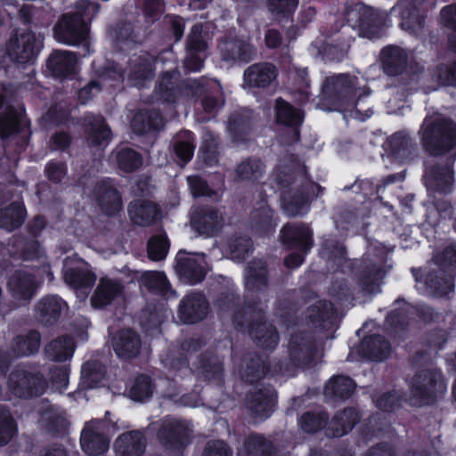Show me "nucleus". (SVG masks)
<instances>
[{
    "mask_svg": "<svg viewBox=\"0 0 456 456\" xmlns=\"http://www.w3.org/2000/svg\"><path fill=\"white\" fill-rule=\"evenodd\" d=\"M425 2L426 0H399L392 8V12L401 15L403 29L416 36L422 32L426 16Z\"/></svg>",
    "mask_w": 456,
    "mask_h": 456,
    "instance_id": "nucleus-12",
    "label": "nucleus"
},
{
    "mask_svg": "<svg viewBox=\"0 0 456 456\" xmlns=\"http://www.w3.org/2000/svg\"><path fill=\"white\" fill-rule=\"evenodd\" d=\"M344 17L352 28L358 30L359 36L370 39L383 35L387 20V13L362 3H346Z\"/></svg>",
    "mask_w": 456,
    "mask_h": 456,
    "instance_id": "nucleus-3",
    "label": "nucleus"
},
{
    "mask_svg": "<svg viewBox=\"0 0 456 456\" xmlns=\"http://www.w3.org/2000/svg\"><path fill=\"white\" fill-rule=\"evenodd\" d=\"M178 80L176 69L163 73L155 89L156 97L167 102H175L183 91L187 90V87L178 85Z\"/></svg>",
    "mask_w": 456,
    "mask_h": 456,
    "instance_id": "nucleus-29",
    "label": "nucleus"
},
{
    "mask_svg": "<svg viewBox=\"0 0 456 456\" xmlns=\"http://www.w3.org/2000/svg\"><path fill=\"white\" fill-rule=\"evenodd\" d=\"M312 231L304 224H289L281 231V240L289 248L306 253L313 246Z\"/></svg>",
    "mask_w": 456,
    "mask_h": 456,
    "instance_id": "nucleus-20",
    "label": "nucleus"
},
{
    "mask_svg": "<svg viewBox=\"0 0 456 456\" xmlns=\"http://www.w3.org/2000/svg\"><path fill=\"white\" fill-rule=\"evenodd\" d=\"M124 287L118 280L103 277L91 297V304L94 308H103L123 295Z\"/></svg>",
    "mask_w": 456,
    "mask_h": 456,
    "instance_id": "nucleus-19",
    "label": "nucleus"
},
{
    "mask_svg": "<svg viewBox=\"0 0 456 456\" xmlns=\"http://www.w3.org/2000/svg\"><path fill=\"white\" fill-rule=\"evenodd\" d=\"M232 258L236 261L243 260L252 251V242L247 236L232 240L229 243Z\"/></svg>",
    "mask_w": 456,
    "mask_h": 456,
    "instance_id": "nucleus-60",
    "label": "nucleus"
},
{
    "mask_svg": "<svg viewBox=\"0 0 456 456\" xmlns=\"http://www.w3.org/2000/svg\"><path fill=\"white\" fill-rule=\"evenodd\" d=\"M335 316L331 303L319 300L307 310V318L314 328L328 329Z\"/></svg>",
    "mask_w": 456,
    "mask_h": 456,
    "instance_id": "nucleus-36",
    "label": "nucleus"
},
{
    "mask_svg": "<svg viewBox=\"0 0 456 456\" xmlns=\"http://www.w3.org/2000/svg\"><path fill=\"white\" fill-rule=\"evenodd\" d=\"M289 354L295 366H305L314 358L316 346L303 334H295L289 343Z\"/></svg>",
    "mask_w": 456,
    "mask_h": 456,
    "instance_id": "nucleus-25",
    "label": "nucleus"
},
{
    "mask_svg": "<svg viewBox=\"0 0 456 456\" xmlns=\"http://www.w3.org/2000/svg\"><path fill=\"white\" fill-rule=\"evenodd\" d=\"M275 399L273 387H265L250 392L247 396L246 405L254 418H267L273 410Z\"/></svg>",
    "mask_w": 456,
    "mask_h": 456,
    "instance_id": "nucleus-23",
    "label": "nucleus"
},
{
    "mask_svg": "<svg viewBox=\"0 0 456 456\" xmlns=\"http://www.w3.org/2000/svg\"><path fill=\"white\" fill-rule=\"evenodd\" d=\"M75 349L74 341L69 337H59L45 347V356L53 362L70 360Z\"/></svg>",
    "mask_w": 456,
    "mask_h": 456,
    "instance_id": "nucleus-39",
    "label": "nucleus"
},
{
    "mask_svg": "<svg viewBox=\"0 0 456 456\" xmlns=\"http://www.w3.org/2000/svg\"><path fill=\"white\" fill-rule=\"evenodd\" d=\"M65 302L57 296H47L36 305V316L38 321L46 325L55 323L65 308Z\"/></svg>",
    "mask_w": 456,
    "mask_h": 456,
    "instance_id": "nucleus-30",
    "label": "nucleus"
},
{
    "mask_svg": "<svg viewBox=\"0 0 456 456\" xmlns=\"http://www.w3.org/2000/svg\"><path fill=\"white\" fill-rule=\"evenodd\" d=\"M141 285L148 290L168 298H175L176 293L171 289L167 276L161 272H146L141 275Z\"/></svg>",
    "mask_w": 456,
    "mask_h": 456,
    "instance_id": "nucleus-35",
    "label": "nucleus"
},
{
    "mask_svg": "<svg viewBox=\"0 0 456 456\" xmlns=\"http://www.w3.org/2000/svg\"><path fill=\"white\" fill-rule=\"evenodd\" d=\"M270 453L271 444L257 434L249 435L243 445L238 448V454L240 456H269Z\"/></svg>",
    "mask_w": 456,
    "mask_h": 456,
    "instance_id": "nucleus-44",
    "label": "nucleus"
},
{
    "mask_svg": "<svg viewBox=\"0 0 456 456\" xmlns=\"http://www.w3.org/2000/svg\"><path fill=\"white\" fill-rule=\"evenodd\" d=\"M424 179L429 193L447 194L452 191L454 183L452 165H430L426 168Z\"/></svg>",
    "mask_w": 456,
    "mask_h": 456,
    "instance_id": "nucleus-15",
    "label": "nucleus"
},
{
    "mask_svg": "<svg viewBox=\"0 0 456 456\" xmlns=\"http://www.w3.org/2000/svg\"><path fill=\"white\" fill-rule=\"evenodd\" d=\"M147 439L139 430L125 432L118 436L114 444L116 456H142Z\"/></svg>",
    "mask_w": 456,
    "mask_h": 456,
    "instance_id": "nucleus-22",
    "label": "nucleus"
},
{
    "mask_svg": "<svg viewBox=\"0 0 456 456\" xmlns=\"http://www.w3.org/2000/svg\"><path fill=\"white\" fill-rule=\"evenodd\" d=\"M277 121L289 126H297L303 121L301 112L282 99L276 101Z\"/></svg>",
    "mask_w": 456,
    "mask_h": 456,
    "instance_id": "nucleus-51",
    "label": "nucleus"
},
{
    "mask_svg": "<svg viewBox=\"0 0 456 456\" xmlns=\"http://www.w3.org/2000/svg\"><path fill=\"white\" fill-rule=\"evenodd\" d=\"M20 123V114L13 108H9L0 114V137L5 139L18 132Z\"/></svg>",
    "mask_w": 456,
    "mask_h": 456,
    "instance_id": "nucleus-55",
    "label": "nucleus"
},
{
    "mask_svg": "<svg viewBox=\"0 0 456 456\" xmlns=\"http://www.w3.org/2000/svg\"><path fill=\"white\" fill-rule=\"evenodd\" d=\"M42 46L35 33L29 30L17 32L6 45L5 53L10 60L19 64L31 63Z\"/></svg>",
    "mask_w": 456,
    "mask_h": 456,
    "instance_id": "nucleus-8",
    "label": "nucleus"
},
{
    "mask_svg": "<svg viewBox=\"0 0 456 456\" xmlns=\"http://www.w3.org/2000/svg\"><path fill=\"white\" fill-rule=\"evenodd\" d=\"M260 313H262V309L256 314V320L249 326V335L258 346L273 349L278 344L279 335L272 325H267L263 322Z\"/></svg>",
    "mask_w": 456,
    "mask_h": 456,
    "instance_id": "nucleus-28",
    "label": "nucleus"
},
{
    "mask_svg": "<svg viewBox=\"0 0 456 456\" xmlns=\"http://www.w3.org/2000/svg\"><path fill=\"white\" fill-rule=\"evenodd\" d=\"M299 0H267V8L275 16H289L297 8Z\"/></svg>",
    "mask_w": 456,
    "mask_h": 456,
    "instance_id": "nucleus-61",
    "label": "nucleus"
},
{
    "mask_svg": "<svg viewBox=\"0 0 456 456\" xmlns=\"http://www.w3.org/2000/svg\"><path fill=\"white\" fill-rule=\"evenodd\" d=\"M192 141V134L189 131L181 133L174 141L175 153L184 164L190 161L193 156L194 145Z\"/></svg>",
    "mask_w": 456,
    "mask_h": 456,
    "instance_id": "nucleus-54",
    "label": "nucleus"
},
{
    "mask_svg": "<svg viewBox=\"0 0 456 456\" xmlns=\"http://www.w3.org/2000/svg\"><path fill=\"white\" fill-rule=\"evenodd\" d=\"M129 216L132 222L137 225H149L159 214L158 207L150 201H134L129 206Z\"/></svg>",
    "mask_w": 456,
    "mask_h": 456,
    "instance_id": "nucleus-41",
    "label": "nucleus"
},
{
    "mask_svg": "<svg viewBox=\"0 0 456 456\" xmlns=\"http://www.w3.org/2000/svg\"><path fill=\"white\" fill-rule=\"evenodd\" d=\"M384 275L383 270L376 265L366 268L359 277L361 289L369 294L377 292Z\"/></svg>",
    "mask_w": 456,
    "mask_h": 456,
    "instance_id": "nucleus-49",
    "label": "nucleus"
},
{
    "mask_svg": "<svg viewBox=\"0 0 456 456\" xmlns=\"http://www.w3.org/2000/svg\"><path fill=\"white\" fill-rule=\"evenodd\" d=\"M153 393V385L148 376L141 375L137 377L130 388L131 398L134 401H143L151 396Z\"/></svg>",
    "mask_w": 456,
    "mask_h": 456,
    "instance_id": "nucleus-57",
    "label": "nucleus"
},
{
    "mask_svg": "<svg viewBox=\"0 0 456 456\" xmlns=\"http://www.w3.org/2000/svg\"><path fill=\"white\" fill-rule=\"evenodd\" d=\"M380 59L385 73L388 76H396L406 68L408 56L403 49L388 46L382 50Z\"/></svg>",
    "mask_w": 456,
    "mask_h": 456,
    "instance_id": "nucleus-34",
    "label": "nucleus"
},
{
    "mask_svg": "<svg viewBox=\"0 0 456 456\" xmlns=\"http://www.w3.org/2000/svg\"><path fill=\"white\" fill-rule=\"evenodd\" d=\"M354 390V381L346 376H337L326 385L324 394L330 398L345 399L349 397Z\"/></svg>",
    "mask_w": 456,
    "mask_h": 456,
    "instance_id": "nucleus-47",
    "label": "nucleus"
},
{
    "mask_svg": "<svg viewBox=\"0 0 456 456\" xmlns=\"http://www.w3.org/2000/svg\"><path fill=\"white\" fill-rule=\"evenodd\" d=\"M276 77L275 66L267 62L250 65L243 74L244 83L249 87H266Z\"/></svg>",
    "mask_w": 456,
    "mask_h": 456,
    "instance_id": "nucleus-27",
    "label": "nucleus"
},
{
    "mask_svg": "<svg viewBox=\"0 0 456 456\" xmlns=\"http://www.w3.org/2000/svg\"><path fill=\"white\" fill-rule=\"evenodd\" d=\"M422 140L426 150L434 156L448 154L456 159V123L440 115L424 119Z\"/></svg>",
    "mask_w": 456,
    "mask_h": 456,
    "instance_id": "nucleus-2",
    "label": "nucleus"
},
{
    "mask_svg": "<svg viewBox=\"0 0 456 456\" xmlns=\"http://www.w3.org/2000/svg\"><path fill=\"white\" fill-rule=\"evenodd\" d=\"M116 160L119 169L124 172H134L142 165V157L134 150L124 147L116 151Z\"/></svg>",
    "mask_w": 456,
    "mask_h": 456,
    "instance_id": "nucleus-50",
    "label": "nucleus"
},
{
    "mask_svg": "<svg viewBox=\"0 0 456 456\" xmlns=\"http://www.w3.org/2000/svg\"><path fill=\"white\" fill-rule=\"evenodd\" d=\"M361 350L369 360L380 362L389 355L390 346L380 335H375L362 341Z\"/></svg>",
    "mask_w": 456,
    "mask_h": 456,
    "instance_id": "nucleus-40",
    "label": "nucleus"
},
{
    "mask_svg": "<svg viewBox=\"0 0 456 456\" xmlns=\"http://www.w3.org/2000/svg\"><path fill=\"white\" fill-rule=\"evenodd\" d=\"M433 261L440 268L441 274L438 276L430 273L425 281L438 296H448L454 289L452 273L456 270V243L448 245L436 254Z\"/></svg>",
    "mask_w": 456,
    "mask_h": 456,
    "instance_id": "nucleus-5",
    "label": "nucleus"
},
{
    "mask_svg": "<svg viewBox=\"0 0 456 456\" xmlns=\"http://www.w3.org/2000/svg\"><path fill=\"white\" fill-rule=\"evenodd\" d=\"M63 278L72 287L78 297L85 299L88 290L95 281V275L89 270L88 265L80 258L67 257L64 261Z\"/></svg>",
    "mask_w": 456,
    "mask_h": 456,
    "instance_id": "nucleus-9",
    "label": "nucleus"
},
{
    "mask_svg": "<svg viewBox=\"0 0 456 456\" xmlns=\"http://www.w3.org/2000/svg\"><path fill=\"white\" fill-rule=\"evenodd\" d=\"M358 420L359 417L355 410L352 408L344 410L332 419L330 424L331 435L338 437L346 435Z\"/></svg>",
    "mask_w": 456,
    "mask_h": 456,
    "instance_id": "nucleus-45",
    "label": "nucleus"
},
{
    "mask_svg": "<svg viewBox=\"0 0 456 456\" xmlns=\"http://www.w3.org/2000/svg\"><path fill=\"white\" fill-rule=\"evenodd\" d=\"M328 416L324 412L305 413L299 421L303 430L307 433H314L322 428L327 423Z\"/></svg>",
    "mask_w": 456,
    "mask_h": 456,
    "instance_id": "nucleus-59",
    "label": "nucleus"
},
{
    "mask_svg": "<svg viewBox=\"0 0 456 456\" xmlns=\"http://www.w3.org/2000/svg\"><path fill=\"white\" fill-rule=\"evenodd\" d=\"M100 6L87 0H78L73 9L63 14L54 27V37L57 41L76 45L86 41L89 28L88 22L94 19Z\"/></svg>",
    "mask_w": 456,
    "mask_h": 456,
    "instance_id": "nucleus-1",
    "label": "nucleus"
},
{
    "mask_svg": "<svg viewBox=\"0 0 456 456\" xmlns=\"http://www.w3.org/2000/svg\"><path fill=\"white\" fill-rule=\"evenodd\" d=\"M224 223L223 214L212 207H196L191 210V224L200 233L214 235Z\"/></svg>",
    "mask_w": 456,
    "mask_h": 456,
    "instance_id": "nucleus-16",
    "label": "nucleus"
},
{
    "mask_svg": "<svg viewBox=\"0 0 456 456\" xmlns=\"http://www.w3.org/2000/svg\"><path fill=\"white\" fill-rule=\"evenodd\" d=\"M87 142L92 146L106 145L110 140V131L100 115L88 114L85 117Z\"/></svg>",
    "mask_w": 456,
    "mask_h": 456,
    "instance_id": "nucleus-32",
    "label": "nucleus"
},
{
    "mask_svg": "<svg viewBox=\"0 0 456 456\" xmlns=\"http://www.w3.org/2000/svg\"><path fill=\"white\" fill-rule=\"evenodd\" d=\"M202 26L194 25L188 36L187 48L189 52H203L207 48V43L202 37Z\"/></svg>",
    "mask_w": 456,
    "mask_h": 456,
    "instance_id": "nucleus-63",
    "label": "nucleus"
},
{
    "mask_svg": "<svg viewBox=\"0 0 456 456\" xmlns=\"http://www.w3.org/2000/svg\"><path fill=\"white\" fill-rule=\"evenodd\" d=\"M178 312L183 323H195L207 316L208 304L202 294L190 293L181 301Z\"/></svg>",
    "mask_w": 456,
    "mask_h": 456,
    "instance_id": "nucleus-18",
    "label": "nucleus"
},
{
    "mask_svg": "<svg viewBox=\"0 0 456 456\" xmlns=\"http://www.w3.org/2000/svg\"><path fill=\"white\" fill-rule=\"evenodd\" d=\"M16 433V426L10 412L0 407V446L6 444Z\"/></svg>",
    "mask_w": 456,
    "mask_h": 456,
    "instance_id": "nucleus-58",
    "label": "nucleus"
},
{
    "mask_svg": "<svg viewBox=\"0 0 456 456\" xmlns=\"http://www.w3.org/2000/svg\"><path fill=\"white\" fill-rule=\"evenodd\" d=\"M175 269L181 280L188 284L202 281L208 270L204 254L188 253L180 250L175 257Z\"/></svg>",
    "mask_w": 456,
    "mask_h": 456,
    "instance_id": "nucleus-11",
    "label": "nucleus"
},
{
    "mask_svg": "<svg viewBox=\"0 0 456 456\" xmlns=\"http://www.w3.org/2000/svg\"><path fill=\"white\" fill-rule=\"evenodd\" d=\"M40 339V334L36 330L18 336L12 346L14 355L26 356L35 354L39 349Z\"/></svg>",
    "mask_w": 456,
    "mask_h": 456,
    "instance_id": "nucleus-46",
    "label": "nucleus"
},
{
    "mask_svg": "<svg viewBox=\"0 0 456 456\" xmlns=\"http://www.w3.org/2000/svg\"><path fill=\"white\" fill-rule=\"evenodd\" d=\"M191 429L180 419L167 418L163 420L158 437L170 456H180L189 444Z\"/></svg>",
    "mask_w": 456,
    "mask_h": 456,
    "instance_id": "nucleus-7",
    "label": "nucleus"
},
{
    "mask_svg": "<svg viewBox=\"0 0 456 456\" xmlns=\"http://www.w3.org/2000/svg\"><path fill=\"white\" fill-rule=\"evenodd\" d=\"M350 28L345 27L341 30L328 36L326 42L322 46L317 42L313 44L318 49L326 61L340 62L347 57L353 37L350 35Z\"/></svg>",
    "mask_w": 456,
    "mask_h": 456,
    "instance_id": "nucleus-13",
    "label": "nucleus"
},
{
    "mask_svg": "<svg viewBox=\"0 0 456 456\" xmlns=\"http://www.w3.org/2000/svg\"><path fill=\"white\" fill-rule=\"evenodd\" d=\"M387 148L392 154L402 160L410 159L416 152L417 146L404 132H398L387 141Z\"/></svg>",
    "mask_w": 456,
    "mask_h": 456,
    "instance_id": "nucleus-37",
    "label": "nucleus"
},
{
    "mask_svg": "<svg viewBox=\"0 0 456 456\" xmlns=\"http://www.w3.org/2000/svg\"><path fill=\"white\" fill-rule=\"evenodd\" d=\"M266 264L263 260L248 263L245 272V286L249 291H259L267 285Z\"/></svg>",
    "mask_w": 456,
    "mask_h": 456,
    "instance_id": "nucleus-38",
    "label": "nucleus"
},
{
    "mask_svg": "<svg viewBox=\"0 0 456 456\" xmlns=\"http://www.w3.org/2000/svg\"><path fill=\"white\" fill-rule=\"evenodd\" d=\"M154 58L148 53L134 54L128 64L127 77L135 86H143L144 81L152 78Z\"/></svg>",
    "mask_w": 456,
    "mask_h": 456,
    "instance_id": "nucleus-26",
    "label": "nucleus"
},
{
    "mask_svg": "<svg viewBox=\"0 0 456 456\" xmlns=\"http://www.w3.org/2000/svg\"><path fill=\"white\" fill-rule=\"evenodd\" d=\"M169 246L170 244L166 234L151 237L148 241L149 257L154 261L164 259L168 253Z\"/></svg>",
    "mask_w": 456,
    "mask_h": 456,
    "instance_id": "nucleus-56",
    "label": "nucleus"
},
{
    "mask_svg": "<svg viewBox=\"0 0 456 456\" xmlns=\"http://www.w3.org/2000/svg\"><path fill=\"white\" fill-rule=\"evenodd\" d=\"M434 77L441 86L456 85V62L452 65H440L434 72Z\"/></svg>",
    "mask_w": 456,
    "mask_h": 456,
    "instance_id": "nucleus-62",
    "label": "nucleus"
},
{
    "mask_svg": "<svg viewBox=\"0 0 456 456\" xmlns=\"http://www.w3.org/2000/svg\"><path fill=\"white\" fill-rule=\"evenodd\" d=\"M106 428V423L102 420H91L85 425L80 444L86 453L100 455L108 450L109 440L105 436Z\"/></svg>",
    "mask_w": 456,
    "mask_h": 456,
    "instance_id": "nucleus-14",
    "label": "nucleus"
},
{
    "mask_svg": "<svg viewBox=\"0 0 456 456\" xmlns=\"http://www.w3.org/2000/svg\"><path fill=\"white\" fill-rule=\"evenodd\" d=\"M105 377L104 367L96 361H89L82 367V383L87 388H93Z\"/></svg>",
    "mask_w": 456,
    "mask_h": 456,
    "instance_id": "nucleus-53",
    "label": "nucleus"
},
{
    "mask_svg": "<svg viewBox=\"0 0 456 456\" xmlns=\"http://www.w3.org/2000/svg\"><path fill=\"white\" fill-rule=\"evenodd\" d=\"M322 93L336 102L354 103L356 100L370 94L368 87L358 86V78L349 74H337L326 77Z\"/></svg>",
    "mask_w": 456,
    "mask_h": 456,
    "instance_id": "nucleus-6",
    "label": "nucleus"
},
{
    "mask_svg": "<svg viewBox=\"0 0 456 456\" xmlns=\"http://www.w3.org/2000/svg\"><path fill=\"white\" fill-rule=\"evenodd\" d=\"M447 391V383L441 371L421 370L413 379L411 403L421 406L434 403Z\"/></svg>",
    "mask_w": 456,
    "mask_h": 456,
    "instance_id": "nucleus-4",
    "label": "nucleus"
},
{
    "mask_svg": "<svg viewBox=\"0 0 456 456\" xmlns=\"http://www.w3.org/2000/svg\"><path fill=\"white\" fill-rule=\"evenodd\" d=\"M38 287L33 273L27 270H16L9 277L7 288L12 297L19 301L27 303L34 297Z\"/></svg>",
    "mask_w": 456,
    "mask_h": 456,
    "instance_id": "nucleus-17",
    "label": "nucleus"
},
{
    "mask_svg": "<svg viewBox=\"0 0 456 456\" xmlns=\"http://www.w3.org/2000/svg\"><path fill=\"white\" fill-rule=\"evenodd\" d=\"M265 167L258 159H247L235 168V178L238 181L256 182L263 177Z\"/></svg>",
    "mask_w": 456,
    "mask_h": 456,
    "instance_id": "nucleus-42",
    "label": "nucleus"
},
{
    "mask_svg": "<svg viewBox=\"0 0 456 456\" xmlns=\"http://www.w3.org/2000/svg\"><path fill=\"white\" fill-rule=\"evenodd\" d=\"M46 383L38 373L23 368L13 370L8 379V388L17 397L28 398L44 393Z\"/></svg>",
    "mask_w": 456,
    "mask_h": 456,
    "instance_id": "nucleus-10",
    "label": "nucleus"
},
{
    "mask_svg": "<svg viewBox=\"0 0 456 456\" xmlns=\"http://www.w3.org/2000/svg\"><path fill=\"white\" fill-rule=\"evenodd\" d=\"M162 126V118L158 111H138L133 118L131 126L134 133L142 134Z\"/></svg>",
    "mask_w": 456,
    "mask_h": 456,
    "instance_id": "nucleus-43",
    "label": "nucleus"
},
{
    "mask_svg": "<svg viewBox=\"0 0 456 456\" xmlns=\"http://www.w3.org/2000/svg\"><path fill=\"white\" fill-rule=\"evenodd\" d=\"M24 217L25 210L22 204L12 203L8 208L0 211V227L12 232L21 225Z\"/></svg>",
    "mask_w": 456,
    "mask_h": 456,
    "instance_id": "nucleus-48",
    "label": "nucleus"
},
{
    "mask_svg": "<svg viewBox=\"0 0 456 456\" xmlns=\"http://www.w3.org/2000/svg\"><path fill=\"white\" fill-rule=\"evenodd\" d=\"M223 61L234 62L237 61L247 62L255 54V49L248 43L238 38H225L218 45Z\"/></svg>",
    "mask_w": 456,
    "mask_h": 456,
    "instance_id": "nucleus-24",
    "label": "nucleus"
},
{
    "mask_svg": "<svg viewBox=\"0 0 456 456\" xmlns=\"http://www.w3.org/2000/svg\"><path fill=\"white\" fill-rule=\"evenodd\" d=\"M77 63V57L74 53L57 50L49 56L47 67L53 76L61 77L75 72Z\"/></svg>",
    "mask_w": 456,
    "mask_h": 456,
    "instance_id": "nucleus-31",
    "label": "nucleus"
},
{
    "mask_svg": "<svg viewBox=\"0 0 456 456\" xmlns=\"http://www.w3.org/2000/svg\"><path fill=\"white\" fill-rule=\"evenodd\" d=\"M113 348L118 357L129 359L139 354L141 339L133 330H124L114 338Z\"/></svg>",
    "mask_w": 456,
    "mask_h": 456,
    "instance_id": "nucleus-33",
    "label": "nucleus"
},
{
    "mask_svg": "<svg viewBox=\"0 0 456 456\" xmlns=\"http://www.w3.org/2000/svg\"><path fill=\"white\" fill-rule=\"evenodd\" d=\"M94 197L100 208L108 216L116 215L122 209L121 196L110 180L97 183Z\"/></svg>",
    "mask_w": 456,
    "mask_h": 456,
    "instance_id": "nucleus-21",
    "label": "nucleus"
},
{
    "mask_svg": "<svg viewBox=\"0 0 456 456\" xmlns=\"http://www.w3.org/2000/svg\"><path fill=\"white\" fill-rule=\"evenodd\" d=\"M109 35L121 50L128 49L135 43V35L130 23H121L111 28Z\"/></svg>",
    "mask_w": 456,
    "mask_h": 456,
    "instance_id": "nucleus-52",
    "label": "nucleus"
},
{
    "mask_svg": "<svg viewBox=\"0 0 456 456\" xmlns=\"http://www.w3.org/2000/svg\"><path fill=\"white\" fill-rule=\"evenodd\" d=\"M202 456H232V451L224 441L213 440L207 444Z\"/></svg>",
    "mask_w": 456,
    "mask_h": 456,
    "instance_id": "nucleus-64",
    "label": "nucleus"
}]
</instances>
